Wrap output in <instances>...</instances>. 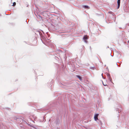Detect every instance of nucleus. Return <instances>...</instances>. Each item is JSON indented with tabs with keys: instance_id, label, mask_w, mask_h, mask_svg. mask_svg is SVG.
Listing matches in <instances>:
<instances>
[{
	"instance_id": "12",
	"label": "nucleus",
	"mask_w": 129,
	"mask_h": 129,
	"mask_svg": "<svg viewBox=\"0 0 129 129\" xmlns=\"http://www.w3.org/2000/svg\"><path fill=\"white\" fill-rule=\"evenodd\" d=\"M103 73L102 74V77H103V78H104V79H105V78H104L103 77Z\"/></svg>"
},
{
	"instance_id": "7",
	"label": "nucleus",
	"mask_w": 129,
	"mask_h": 129,
	"mask_svg": "<svg viewBox=\"0 0 129 129\" xmlns=\"http://www.w3.org/2000/svg\"><path fill=\"white\" fill-rule=\"evenodd\" d=\"M16 5V3L15 2H14L13 3V5H12L13 6H14Z\"/></svg>"
},
{
	"instance_id": "17",
	"label": "nucleus",
	"mask_w": 129,
	"mask_h": 129,
	"mask_svg": "<svg viewBox=\"0 0 129 129\" xmlns=\"http://www.w3.org/2000/svg\"><path fill=\"white\" fill-rule=\"evenodd\" d=\"M118 113H119V111H118Z\"/></svg>"
},
{
	"instance_id": "14",
	"label": "nucleus",
	"mask_w": 129,
	"mask_h": 129,
	"mask_svg": "<svg viewBox=\"0 0 129 129\" xmlns=\"http://www.w3.org/2000/svg\"><path fill=\"white\" fill-rule=\"evenodd\" d=\"M39 16L41 18V16Z\"/></svg>"
},
{
	"instance_id": "1",
	"label": "nucleus",
	"mask_w": 129,
	"mask_h": 129,
	"mask_svg": "<svg viewBox=\"0 0 129 129\" xmlns=\"http://www.w3.org/2000/svg\"><path fill=\"white\" fill-rule=\"evenodd\" d=\"M99 115V114H96L94 116V118L95 121H96L97 120H98V117Z\"/></svg>"
},
{
	"instance_id": "6",
	"label": "nucleus",
	"mask_w": 129,
	"mask_h": 129,
	"mask_svg": "<svg viewBox=\"0 0 129 129\" xmlns=\"http://www.w3.org/2000/svg\"><path fill=\"white\" fill-rule=\"evenodd\" d=\"M108 80L111 82L112 81V79L111 78V77H108Z\"/></svg>"
},
{
	"instance_id": "16",
	"label": "nucleus",
	"mask_w": 129,
	"mask_h": 129,
	"mask_svg": "<svg viewBox=\"0 0 129 129\" xmlns=\"http://www.w3.org/2000/svg\"><path fill=\"white\" fill-rule=\"evenodd\" d=\"M107 47V48H109V47Z\"/></svg>"
},
{
	"instance_id": "9",
	"label": "nucleus",
	"mask_w": 129,
	"mask_h": 129,
	"mask_svg": "<svg viewBox=\"0 0 129 129\" xmlns=\"http://www.w3.org/2000/svg\"><path fill=\"white\" fill-rule=\"evenodd\" d=\"M84 40V42H85V43H87V41L86 40Z\"/></svg>"
},
{
	"instance_id": "15",
	"label": "nucleus",
	"mask_w": 129,
	"mask_h": 129,
	"mask_svg": "<svg viewBox=\"0 0 129 129\" xmlns=\"http://www.w3.org/2000/svg\"><path fill=\"white\" fill-rule=\"evenodd\" d=\"M116 64H117V66H118L117 64V63H116Z\"/></svg>"
},
{
	"instance_id": "5",
	"label": "nucleus",
	"mask_w": 129,
	"mask_h": 129,
	"mask_svg": "<svg viewBox=\"0 0 129 129\" xmlns=\"http://www.w3.org/2000/svg\"><path fill=\"white\" fill-rule=\"evenodd\" d=\"M87 36H85L83 38V39L84 40H87Z\"/></svg>"
},
{
	"instance_id": "8",
	"label": "nucleus",
	"mask_w": 129,
	"mask_h": 129,
	"mask_svg": "<svg viewBox=\"0 0 129 129\" xmlns=\"http://www.w3.org/2000/svg\"><path fill=\"white\" fill-rule=\"evenodd\" d=\"M107 75L108 77L111 76H110V75L109 74L107 73Z\"/></svg>"
},
{
	"instance_id": "13",
	"label": "nucleus",
	"mask_w": 129,
	"mask_h": 129,
	"mask_svg": "<svg viewBox=\"0 0 129 129\" xmlns=\"http://www.w3.org/2000/svg\"><path fill=\"white\" fill-rule=\"evenodd\" d=\"M118 109H118V108L116 109V110L118 111Z\"/></svg>"
},
{
	"instance_id": "10",
	"label": "nucleus",
	"mask_w": 129,
	"mask_h": 129,
	"mask_svg": "<svg viewBox=\"0 0 129 129\" xmlns=\"http://www.w3.org/2000/svg\"><path fill=\"white\" fill-rule=\"evenodd\" d=\"M94 68H95L94 67H92L90 68V69L92 68V69H93Z\"/></svg>"
},
{
	"instance_id": "3",
	"label": "nucleus",
	"mask_w": 129,
	"mask_h": 129,
	"mask_svg": "<svg viewBox=\"0 0 129 129\" xmlns=\"http://www.w3.org/2000/svg\"><path fill=\"white\" fill-rule=\"evenodd\" d=\"M76 76L78 77L80 81H82V77L79 75H77Z\"/></svg>"
},
{
	"instance_id": "4",
	"label": "nucleus",
	"mask_w": 129,
	"mask_h": 129,
	"mask_svg": "<svg viewBox=\"0 0 129 129\" xmlns=\"http://www.w3.org/2000/svg\"><path fill=\"white\" fill-rule=\"evenodd\" d=\"M83 6L85 8L87 9H89V7L88 6L84 5Z\"/></svg>"
},
{
	"instance_id": "2",
	"label": "nucleus",
	"mask_w": 129,
	"mask_h": 129,
	"mask_svg": "<svg viewBox=\"0 0 129 129\" xmlns=\"http://www.w3.org/2000/svg\"><path fill=\"white\" fill-rule=\"evenodd\" d=\"M118 7L117 9H118L120 6V1L118 0L117 1Z\"/></svg>"
},
{
	"instance_id": "11",
	"label": "nucleus",
	"mask_w": 129,
	"mask_h": 129,
	"mask_svg": "<svg viewBox=\"0 0 129 129\" xmlns=\"http://www.w3.org/2000/svg\"><path fill=\"white\" fill-rule=\"evenodd\" d=\"M103 82V85H104V86H105L106 85V84H105V85L104 84V83H103V82Z\"/></svg>"
}]
</instances>
